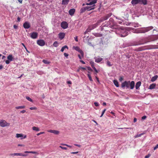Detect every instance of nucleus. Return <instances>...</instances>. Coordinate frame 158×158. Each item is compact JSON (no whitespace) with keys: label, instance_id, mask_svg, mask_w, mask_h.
Wrapping results in <instances>:
<instances>
[{"label":"nucleus","instance_id":"nucleus-15","mask_svg":"<svg viewBox=\"0 0 158 158\" xmlns=\"http://www.w3.org/2000/svg\"><path fill=\"white\" fill-rule=\"evenodd\" d=\"M148 41H147L145 39H142L141 40H140L139 43L137 44V45H140L143 44L144 43H147Z\"/></svg>","mask_w":158,"mask_h":158},{"label":"nucleus","instance_id":"nucleus-35","mask_svg":"<svg viewBox=\"0 0 158 158\" xmlns=\"http://www.w3.org/2000/svg\"><path fill=\"white\" fill-rule=\"evenodd\" d=\"M90 65L92 68H94V62L92 61H91L90 62Z\"/></svg>","mask_w":158,"mask_h":158},{"label":"nucleus","instance_id":"nucleus-9","mask_svg":"<svg viewBox=\"0 0 158 158\" xmlns=\"http://www.w3.org/2000/svg\"><path fill=\"white\" fill-rule=\"evenodd\" d=\"M23 27L25 29H28L30 27L29 23L27 22H25L23 24Z\"/></svg>","mask_w":158,"mask_h":158},{"label":"nucleus","instance_id":"nucleus-47","mask_svg":"<svg viewBox=\"0 0 158 158\" xmlns=\"http://www.w3.org/2000/svg\"><path fill=\"white\" fill-rule=\"evenodd\" d=\"M151 155L150 154H148V155L146 156H145V158H148Z\"/></svg>","mask_w":158,"mask_h":158},{"label":"nucleus","instance_id":"nucleus-22","mask_svg":"<svg viewBox=\"0 0 158 158\" xmlns=\"http://www.w3.org/2000/svg\"><path fill=\"white\" fill-rule=\"evenodd\" d=\"M156 86V84H151L149 87V89H153L155 88V87Z\"/></svg>","mask_w":158,"mask_h":158},{"label":"nucleus","instance_id":"nucleus-12","mask_svg":"<svg viewBox=\"0 0 158 158\" xmlns=\"http://www.w3.org/2000/svg\"><path fill=\"white\" fill-rule=\"evenodd\" d=\"M141 2V0H132L131 3L133 5L137 4Z\"/></svg>","mask_w":158,"mask_h":158},{"label":"nucleus","instance_id":"nucleus-48","mask_svg":"<svg viewBox=\"0 0 158 158\" xmlns=\"http://www.w3.org/2000/svg\"><path fill=\"white\" fill-rule=\"evenodd\" d=\"M87 69L89 71H92V69H91V68L90 67H87Z\"/></svg>","mask_w":158,"mask_h":158},{"label":"nucleus","instance_id":"nucleus-20","mask_svg":"<svg viewBox=\"0 0 158 158\" xmlns=\"http://www.w3.org/2000/svg\"><path fill=\"white\" fill-rule=\"evenodd\" d=\"M8 60H9L10 61L13 60V57L12 55H9L7 57Z\"/></svg>","mask_w":158,"mask_h":158},{"label":"nucleus","instance_id":"nucleus-29","mask_svg":"<svg viewBox=\"0 0 158 158\" xmlns=\"http://www.w3.org/2000/svg\"><path fill=\"white\" fill-rule=\"evenodd\" d=\"M66 48H67V49H68V47L67 45H65L60 50V51L62 52H63L64 51V49Z\"/></svg>","mask_w":158,"mask_h":158},{"label":"nucleus","instance_id":"nucleus-40","mask_svg":"<svg viewBox=\"0 0 158 158\" xmlns=\"http://www.w3.org/2000/svg\"><path fill=\"white\" fill-rule=\"evenodd\" d=\"M21 44L23 45V46L24 47V48H25V49L26 50V51L27 52H28V53H29L30 52L29 51H28L27 49V48L26 47V46H25V45L24 44L22 43Z\"/></svg>","mask_w":158,"mask_h":158},{"label":"nucleus","instance_id":"nucleus-50","mask_svg":"<svg viewBox=\"0 0 158 158\" xmlns=\"http://www.w3.org/2000/svg\"><path fill=\"white\" fill-rule=\"evenodd\" d=\"M158 148V144L154 148V150H155Z\"/></svg>","mask_w":158,"mask_h":158},{"label":"nucleus","instance_id":"nucleus-51","mask_svg":"<svg viewBox=\"0 0 158 158\" xmlns=\"http://www.w3.org/2000/svg\"><path fill=\"white\" fill-rule=\"evenodd\" d=\"M158 36H155L154 39L152 40H157L158 39Z\"/></svg>","mask_w":158,"mask_h":158},{"label":"nucleus","instance_id":"nucleus-62","mask_svg":"<svg viewBox=\"0 0 158 158\" xmlns=\"http://www.w3.org/2000/svg\"><path fill=\"white\" fill-rule=\"evenodd\" d=\"M80 61L83 64H85V62L83 60H80Z\"/></svg>","mask_w":158,"mask_h":158},{"label":"nucleus","instance_id":"nucleus-58","mask_svg":"<svg viewBox=\"0 0 158 158\" xmlns=\"http://www.w3.org/2000/svg\"><path fill=\"white\" fill-rule=\"evenodd\" d=\"M18 146H21V147H24V145L23 144H19Z\"/></svg>","mask_w":158,"mask_h":158},{"label":"nucleus","instance_id":"nucleus-10","mask_svg":"<svg viewBox=\"0 0 158 158\" xmlns=\"http://www.w3.org/2000/svg\"><path fill=\"white\" fill-rule=\"evenodd\" d=\"M10 155L11 156H27V155L21 153H14L11 154Z\"/></svg>","mask_w":158,"mask_h":158},{"label":"nucleus","instance_id":"nucleus-18","mask_svg":"<svg viewBox=\"0 0 158 158\" xmlns=\"http://www.w3.org/2000/svg\"><path fill=\"white\" fill-rule=\"evenodd\" d=\"M75 49L76 50L79 52L81 54H82V55L83 54V51L80 49L78 47H77V46L76 47H75Z\"/></svg>","mask_w":158,"mask_h":158},{"label":"nucleus","instance_id":"nucleus-38","mask_svg":"<svg viewBox=\"0 0 158 158\" xmlns=\"http://www.w3.org/2000/svg\"><path fill=\"white\" fill-rule=\"evenodd\" d=\"M61 145H63V146H67L68 147H69L70 148H71L72 147L70 145H68V144H66L61 143Z\"/></svg>","mask_w":158,"mask_h":158},{"label":"nucleus","instance_id":"nucleus-24","mask_svg":"<svg viewBox=\"0 0 158 158\" xmlns=\"http://www.w3.org/2000/svg\"><path fill=\"white\" fill-rule=\"evenodd\" d=\"M25 153H31L32 154H38L37 152H34V151H26L24 152Z\"/></svg>","mask_w":158,"mask_h":158},{"label":"nucleus","instance_id":"nucleus-30","mask_svg":"<svg viewBox=\"0 0 158 158\" xmlns=\"http://www.w3.org/2000/svg\"><path fill=\"white\" fill-rule=\"evenodd\" d=\"M144 134L143 133H142L141 134H137V135L135 136L134 137V138H137L141 136L142 135H143Z\"/></svg>","mask_w":158,"mask_h":158},{"label":"nucleus","instance_id":"nucleus-21","mask_svg":"<svg viewBox=\"0 0 158 158\" xmlns=\"http://www.w3.org/2000/svg\"><path fill=\"white\" fill-rule=\"evenodd\" d=\"M69 2V0H62V5H67Z\"/></svg>","mask_w":158,"mask_h":158},{"label":"nucleus","instance_id":"nucleus-1","mask_svg":"<svg viewBox=\"0 0 158 158\" xmlns=\"http://www.w3.org/2000/svg\"><path fill=\"white\" fill-rule=\"evenodd\" d=\"M135 86V82L133 81H131V82L130 81H125L123 82L121 85V87L122 88L126 87L127 88L130 87L131 89H133Z\"/></svg>","mask_w":158,"mask_h":158},{"label":"nucleus","instance_id":"nucleus-23","mask_svg":"<svg viewBox=\"0 0 158 158\" xmlns=\"http://www.w3.org/2000/svg\"><path fill=\"white\" fill-rule=\"evenodd\" d=\"M158 78L157 75H155L154 77H152L151 80V81L153 82L155 81Z\"/></svg>","mask_w":158,"mask_h":158},{"label":"nucleus","instance_id":"nucleus-27","mask_svg":"<svg viewBox=\"0 0 158 158\" xmlns=\"http://www.w3.org/2000/svg\"><path fill=\"white\" fill-rule=\"evenodd\" d=\"M86 10L85 7H82L81 8L80 10V13H83L85 12Z\"/></svg>","mask_w":158,"mask_h":158},{"label":"nucleus","instance_id":"nucleus-14","mask_svg":"<svg viewBox=\"0 0 158 158\" xmlns=\"http://www.w3.org/2000/svg\"><path fill=\"white\" fill-rule=\"evenodd\" d=\"M65 35V34L63 32H61L58 34L60 40L64 39Z\"/></svg>","mask_w":158,"mask_h":158},{"label":"nucleus","instance_id":"nucleus-36","mask_svg":"<svg viewBox=\"0 0 158 158\" xmlns=\"http://www.w3.org/2000/svg\"><path fill=\"white\" fill-rule=\"evenodd\" d=\"M141 2L144 5H146L147 4V1L146 0H141Z\"/></svg>","mask_w":158,"mask_h":158},{"label":"nucleus","instance_id":"nucleus-41","mask_svg":"<svg viewBox=\"0 0 158 158\" xmlns=\"http://www.w3.org/2000/svg\"><path fill=\"white\" fill-rule=\"evenodd\" d=\"M29 109L31 110H35L37 109V108L35 107H30Z\"/></svg>","mask_w":158,"mask_h":158},{"label":"nucleus","instance_id":"nucleus-55","mask_svg":"<svg viewBox=\"0 0 158 158\" xmlns=\"http://www.w3.org/2000/svg\"><path fill=\"white\" fill-rule=\"evenodd\" d=\"M146 118H147V117L146 116H143L142 117V119L143 120H144V119H146Z\"/></svg>","mask_w":158,"mask_h":158},{"label":"nucleus","instance_id":"nucleus-59","mask_svg":"<svg viewBox=\"0 0 158 158\" xmlns=\"http://www.w3.org/2000/svg\"><path fill=\"white\" fill-rule=\"evenodd\" d=\"M137 121V119L136 118H134V123H135Z\"/></svg>","mask_w":158,"mask_h":158},{"label":"nucleus","instance_id":"nucleus-64","mask_svg":"<svg viewBox=\"0 0 158 158\" xmlns=\"http://www.w3.org/2000/svg\"><path fill=\"white\" fill-rule=\"evenodd\" d=\"M17 20H18V22H19L20 21V18L19 17H18L17 18Z\"/></svg>","mask_w":158,"mask_h":158},{"label":"nucleus","instance_id":"nucleus-56","mask_svg":"<svg viewBox=\"0 0 158 158\" xmlns=\"http://www.w3.org/2000/svg\"><path fill=\"white\" fill-rule=\"evenodd\" d=\"M74 39L76 41L78 42V40L77 36H76L75 37H74Z\"/></svg>","mask_w":158,"mask_h":158},{"label":"nucleus","instance_id":"nucleus-17","mask_svg":"<svg viewBox=\"0 0 158 158\" xmlns=\"http://www.w3.org/2000/svg\"><path fill=\"white\" fill-rule=\"evenodd\" d=\"M75 11V10L74 9H71L69 10V13L70 15L72 16L74 15Z\"/></svg>","mask_w":158,"mask_h":158},{"label":"nucleus","instance_id":"nucleus-46","mask_svg":"<svg viewBox=\"0 0 158 158\" xmlns=\"http://www.w3.org/2000/svg\"><path fill=\"white\" fill-rule=\"evenodd\" d=\"M44 132H40L39 133H38V134H37V135H39L41 134H44Z\"/></svg>","mask_w":158,"mask_h":158},{"label":"nucleus","instance_id":"nucleus-33","mask_svg":"<svg viewBox=\"0 0 158 158\" xmlns=\"http://www.w3.org/2000/svg\"><path fill=\"white\" fill-rule=\"evenodd\" d=\"M106 64L107 66L110 67L112 66V64H111V63L109 61H107L106 62Z\"/></svg>","mask_w":158,"mask_h":158},{"label":"nucleus","instance_id":"nucleus-37","mask_svg":"<svg viewBox=\"0 0 158 158\" xmlns=\"http://www.w3.org/2000/svg\"><path fill=\"white\" fill-rule=\"evenodd\" d=\"M26 98L29 101L31 102H32V100L29 97L27 96L26 97Z\"/></svg>","mask_w":158,"mask_h":158},{"label":"nucleus","instance_id":"nucleus-54","mask_svg":"<svg viewBox=\"0 0 158 158\" xmlns=\"http://www.w3.org/2000/svg\"><path fill=\"white\" fill-rule=\"evenodd\" d=\"M123 77H120V78H119V80L121 81L123 80Z\"/></svg>","mask_w":158,"mask_h":158},{"label":"nucleus","instance_id":"nucleus-42","mask_svg":"<svg viewBox=\"0 0 158 158\" xmlns=\"http://www.w3.org/2000/svg\"><path fill=\"white\" fill-rule=\"evenodd\" d=\"M59 147L61 148V149H64V150H67V148L65 147H62V146H59Z\"/></svg>","mask_w":158,"mask_h":158},{"label":"nucleus","instance_id":"nucleus-45","mask_svg":"<svg viewBox=\"0 0 158 158\" xmlns=\"http://www.w3.org/2000/svg\"><path fill=\"white\" fill-rule=\"evenodd\" d=\"M5 62L6 64H8L10 63V61L9 60H8L6 61Z\"/></svg>","mask_w":158,"mask_h":158},{"label":"nucleus","instance_id":"nucleus-2","mask_svg":"<svg viewBox=\"0 0 158 158\" xmlns=\"http://www.w3.org/2000/svg\"><path fill=\"white\" fill-rule=\"evenodd\" d=\"M153 28L151 26L148 27L146 28L141 29L139 30L138 33H144L146 32H147L151 30H152Z\"/></svg>","mask_w":158,"mask_h":158},{"label":"nucleus","instance_id":"nucleus-52","mask_svg":"<svg viewBox=\"0 0 158 158\" xmlns=\"http://www.w3.org/2000/svg\"><path fill=\"white\" fill-rule=\"evenodd\" d=\"M92 68L95 71L96 73H98V70L96 69L95 67H94V68Z\"/></svg>","mask_w":158,"mask_h":158},{"label":"nucleus","instance_id":"nucleus-8","mask_svg":"<svg viewBox=\"0 0 158 158\" xmlns=\"http://www.w3.org/2000/svg\"><path fill=\"white\" fill-rule=\"evenodd\" d=\"M38 34L36 32H33L31 33V37L33 39H35L37 38Z\"/></svg>","mask_w":158,"mask_h":158},{"label":"nucleus","instance_id":"nucleus-5","mask_svg":"<svg viewBox=\"0 0 158 158\" xmlns=\"http://www.w3.org/2000/svg\"><path fill=\"white\" fill-rule=\"evenodd\" d=\"M37 44L40 46H43L45 45V43L43 40H37Z\"/></svg>","mask_w":158,"mask_h":158},{"label":"nucleus","instance_id":"nucleus-16","mask_svg":"<svg viewBox=\"0 0 158 158\" xmlns=\"http://www.w3.org/2000/svg\"><path fill=\"white\" fill-rule=\"evenodd\" d=\"M95 6V5L94 4L92 6H87L85 7L86 10H87L88 11H89L90 10L94 9L95 8L94 7Z\"/></svg>","mask_w":158,"mask_h":158},{"label":"nucleus","instance_id":"nucleus-31","mask_svg":"<svg viewBox=\"0 0 158 158\" xmlns=\"http://www.w3.org/2000/svg\"><path fill=\"white\" fill-rule=\"evenodd\" d=\"M25 108V106H16L15 108L16 109H24Z\"/></svg>","mask_w":158,"mask_h":158},{"label":"nucleus","instance_id":"nucleus-11","mask_svg":"<svg viewBox=\"0 0 158 158\" xmlns=\"http://www.w3.org/2000/svg\"><path fill=\"white\" fill-rule=\"evenodd\" d=\"M94 59H95V62L98 63H99L103 60V59L100 56H98V57H95Z\"/></svg>","mask_w":158,"mask_h":158},{"label":"nucleus","instance_id":"nucleus-6","mask_svg":"<svg viewBox=\"0 0 158 158\" xmlns=\"http://www.w3.org/2000/svg\"><path fill=\"white\" fill-rule=\"evenodd\" d=\"M16 137L17 138H21V139H25L27 137L26 135H24L22 134H16Z\"/></svg>","mask_w":158,"mask_h":158},{"label":"nucleus","instance_id":"nucleus-43","mask_svg":"<svg viewBox=\"0 0 158 158\" xmlns=\"http://www.w3.org/2000/svg\"><path fill=\"white\" fill-rule=\"evenodd\" d=\"M127 35V32L125 33V34H121V36L122 37H124Z\"/></svg>","mask_w":158,"mask_h":158},{"label":"nucleus","instance_id":"nucleus-4","mask_svg":"<svg viewBox=\"0 0 158 158\" xmlns=\"http://www.w3.org/2000/svg\"><path fill=\"white\" fill-rule=\"evenodd\" d=\"M10 124L7 123L5 120H2L0 121V125L2 127H4L6 126H8Z\"/></svg>","mask_w":158,"mask_h":158},{"label":"nucleus","instance_id":"nucleus-49","mask_svg":"<svg viewBox=\"0 0 158 158\" xmlns=\"http://www.w3.org/2000/svg\"><path fill=\"white\" fill-rule=\"evenodd\" d=\"M64 56L66 57H67L69 56L68 54L66 53H64Z\"/></svg>","mask_w":158,"mask_h":158},{"label":"nucleus","instance_id":"nucleus-34","mask_svg":"<svg viewBox=\"0 0 158 158\" xmlns=\"http://www.w3.org/2000/svg\"><path fill=\"white\" fill-rule=\"evenodd\" d=\"M53 46L55 47L58 46V42L57 41H55L53 44Z\"/></svg>","mask_w":158,"mask_h":158},{"label":"nucleus","instance_id":"nucleus-61","mask_svg":"<svg viewBox=\"0 0 158 158\" xmlns=\"http://www.w3.org/2000/svg\"><path fill=\"white\" fill-rule=\"evenodd\" d=\"M74 145L75 146H77V147H81V145H78V144H74Z\"/></svg>","mask_w":158,"mask_h":158},{"label":"nucleus","instance_id":"nucleus-28","mask_svg":"<svg viewBox=\"0 0 158 158\" xmlns=\"http://www.w3.org/2000/svg\"><path fill=\"white\" fill-rule=\"evenodd\" d=\"M32 129L33 130L36 131H40V129L38 127L35 126L32 127Z\"/></svg>","mask_w":158,"mask_h":158},{"label":"nucleus","instance_id":"nucleus-44","mask_svg":"<svg viewBox=\"0 0 158 158\" xmlns=\"http://www.w3.org/2000/svg\"><path fill=\"white\" fill-rule=\"evenodd\" d=\"M94 104L96 106H98L99 105V104L97 102H95L94 103Z\"/></svg>","mask_w":158,"mask_h":158},{"label":"nucleus","instance_id":"nucleus-13","mask_svg":"<svg viewBox=\"0 0 158 158\" xmlns=\"http://www.w3.org/2000/svg\"><path fill=\"white\" fill-rule=\"evenodd\" d=\"M48 132L51 133H53L56 135H58L59 133V131H58L50 130L48 131Z\"/></svg>","mask_w":158,"mask_h":158},{"label":"nucleus","instance_id":"nucleus-3","mask_svg":"<svg viewBox=\"0 0 158 158\" xmlns=\"http://www.w3.org/2000/svg\"><path fill=\"white\" fill-rule=\"evenodd\" d=\"M112 15V14L111 13H109L103 17L100 20L98 21V23H100L104 20H107Z\"/></svg>","mask_w":158,"mask_h":158},{"label":"nucleus","instance_id":"nucleus-60","mask_svg":"<svg viewBox=\"0 0 158 158\" xmlns=\"http://www.w3.org/2000/svg\"><path fill=\"white\" fill-rule=\"evenodd\" d=\"M142 50H143V49H142L141 48H139L137 51H141Z\"/></svg>","mask_w":158,"mask_h":158},{"label":"nucleus","instance_id":"nucleus-26","mask_svg":"<svg viewBox=\"0 0 158 158\" xmlns=\"http://www.w3.org/2000/svg\"><path fill=\"white\" fill-rule=\"evenodd\" d=\"M88 73L87 74V76H88V77L89 78V80L90 81H93V79H92V78L90 75V74H89L90 72L88 71Z\"/></svg>","mask_w":158,"mask_h":158},{"label":"nucleus","instance_id":"nucleus-57","mask_svg":"<svg viewBox=\"0 0 158 158\" xmlns=\"http://www.w3.org/2000/svg\"><path fill=\"white\" fill-rule=\"evenodd\" d=\"M26 111L25 110H23L21 111L20 113L23 114V113H25L26 112Z\"/></svg>","mask_w":158,"mask_h":158},{"label":"nucleus","instance_id":"nucleus-63","mask_svg":"<svg viewBox=\"0 0 158 158\" xmlns=\"http://www.w3.org/2000/svg\"><path fill=\"white\" fill-rule=\"evenodd\" d=\"M19 2L20 3L22 4V3L23 1L22 0H18Z\"/></svg>","mask_w":158,"mask_h":158},{"label":"nucleus","instance_id":"nucleus-7","mask_svg":"<svg viewBox=\"0 0 158 158\" xmlns=\"http://www.w3.org/2000/svg\"><path fill=\"white\" fill-rule=\"evenodd\" d=\"M61 27L64 29L67 28L68 27V24L66 22H63L61 24Z\"/></svg>","mask_w":158,"mask_h":158},{"label":"nucleus","instance_id":"nucleus-53","mask_svg":"<svg viewBox=\"0 0 158 158\" xmlns=\"http://www.w3.org/2000/svg\"><path fill=\"white\" fill-rule=\"evenodd\" d=\"M13 27H14V28L15 29H16L17 28H18V26H17L16 25H14V26H13Z\"/></svg>","mask_w":158,"mask_h":158},{"label":"nucleus","instance_id":"nucleus-32","mask_svg":"<svg viewBox=\"0 0 158 158\" xmlns=\"http://www.w3.org/2000/svg\"><path fill=\"white\" fill-rule=\"evenodd\" d=\"M45 64H50V62L47 61V60H43L42 61Z\"/></svg>","mask_w":158,"mask_h":158},{"label":"nucleus","instance_id":"nucleus-25","mask_svg":"<svg viewBox=\"0 0 158 158\" xmlns=\"http://www.w3.org/2000/svg\"><path fill=\"white\" fill-rule=\"evenodd\" d=\"M113 82L114 83V85L117 87H119V84L118 83V82L117 80H114L113 81Z\"/></svg>","mask_w":158,"mask_h":158},{"label":"nucleus","instance_id":"nucleus-19","mask_svg":"<svg viewBox=\"0 0 158 158\" xmlns=\"http://www.w3.org/2000/svg\"><path fill=\"white\" fill-rule=\"evenodd\" d=\"M141 85V82L140 81H138L136 84L135 88L136 89H138Z\"/></svg>","mask_w":158,"mask_h":158},{"label":"nucleus","instance_id":"nucleus-39","mask_svg":"<svg viewBox=\"0 0 158 158\" xmlns=\"http://www.w3.org/2000/svg\"><path fill=\"white\" fill-rule=\"evenodd\" d=\"M106 109H105L103 110V111H102V114L101 115V116H100V117H102L103 115L104 114V113H105L106 111Z\"/></svg>","mask_w":158,"mask_h":158}]
</instances>
